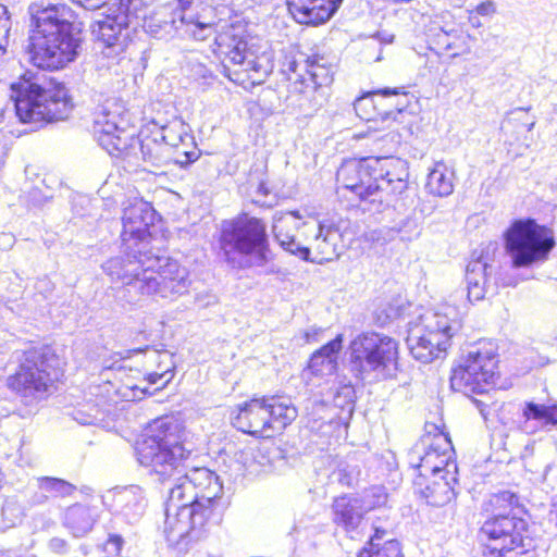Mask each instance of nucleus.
Listing matches in <instances>:
<instances>
[{"label":"nucleus","mask_w":557,"mask_h":557,"mask_svg":"<svg viewBox=\"0 0 557 557\" xmlns=\"http://www.w3.org/2000/svg\"><path fill=\"white\" fill-rule=\"evenodd\" d=\"M377 92L382 95V98H395L389 103V106L394 109L385 110V112H392L391 119L393 121H396L397 116L400 115L410 103V97L409 94L405 90V87H385L377 89Z\"/></svg>","instance_id":"39"},{"label":"nucleus","mask_w":557,"mask_h":557,"mask_svg":"<svg viewBox=\"0 0 557 557\" xmlns=\"http://www.w3.org/2000/svg\"><path fill=\"white\" fill-rule=\"evenodd\" d=\"M333 395V403L335 407L344 409L352 405L356 398V392L350 383H338V385L331 388Z\"/></svg>","instance_id":"41"},{"label":"nucleus","mask_w":557,"mask_h":557,"mask_svg":"<svg viewBox=\"0 0 557 557\" xmlns=\"http://www.w3.org/2000/svg\"><path fill=\"white\" fill-rule=\"evenodd\" d=\"M99 515L97 504H75L66 509L64 525L74 536H84L92 530Z\"/></svg>","instance_id":"29"},{"label":"nucleus","mask_w":557,"mask_h":557,"mask_svg":"<svg viewBox=\"0 0 557 557\" xmlns=\"http://www.w3.org/2000/svg\"><path fill=\"white\" fill-rule=\"evenodd\" d=\"M304 216L299 211H276L273 215L272 232L278 245L301 260L309 261L310 248L301 246L295 240V231L300 224L297 222Z\"/></svg>","instance_id":"26"},{"label":"nucleus","mask_w":557,"mask_h":557,"mask_svg":"<svg viewBox=\"0 0 557 557\" xmlns=\"http://www.w3.org/2000/svg\"><path fill=\"white\" fill-rule=\"evenodd\" d=\"M79 422H81V423H83V424H88V423H90V421H88V420H82V421H79Z\"/></svg>","instance_id":"59"},{"label":"nucleus","mask_w":557,"mask_h":557,"mask_svg":"<svg viewBox=\"0 0 557 557\" xmlns=\"http://www.w3.org/2000/svg\"><path fill=\"white\" fill-rule=\"evenodd\" d=\"M469 38L470 36L466 35L459 28H440V30L433 35L432 42L441 50L447 52L451 51V58H457L470 53L471 47L468 42Z\"/></svg>","instance_id":"34"},{"label":"nucleus","mask_w":557,"mask_h":557,"mask_svg":"<svg viewBox=\"0 0 557 557\" xmlns=\"http://www.w3.org/2000/svg\"><path fill=\"white\" fill-rule=\"evenodd\" d=\"M158 263L151 269L150 275L139 284L144 297L173 299L187 293L190 281L186 268L166 256L156 253Z\"/></svg>","instance_id":"15"},{"label":"nucleus","mask_w":557,"mask_h":557,"mask_svg":"<svg viewBox=\"0 0 557 557\" xmlns=\"http://www.w3.org/2000/svg\"><path fill=\"white\" fill-rule=\"evenodd\" d=\"M434 484L440 485L441 483H440V481H434Z\"/></svg>","instance_id":"61"},{"label":"nucleus","mask_w":557,"mask_h":557,"mask_svg":"<svg viewBox=\"0 0 557 557\" xmlns=\"http://www.w3.org/2000/svg\"><path fill=\"white\" fill-rule=\"evenodd\" d=\"M338 0H287L289 12L300 24L319 25L329 21L337 11Z\"/></svg>","instance_id":"27"},{"label":"nucleus","mask_w":557,"mask_h":557,"mask_svg":"<svg viewBox=\"0 0 557 557\" xmlns=\"http://www.w3.org/2000/svg\"><path fill=\"white\" fill-rule=\"evenodd\" d=\"M385 531L375 530V534L370 539L369 548H364L358 554V557H400V547L397 541H386L383 546L379 547L377 540Z\"/></svg>","instance_id":"37"},{"label":"nucleus","mask_w":557,"mask_h":557,"mask_svg":"<svg viewBox=\"0 0 557 557\" xmlns=\"http://www.w3.org/2000/svg\"><path fill=\"white\" fill-rule=\"evenodd\" d=\"M374 97H382V95L374 90L359 97L354 102V110L357 116L370 123L369 129L376 132L385 129V127H379L377 124L379 122L384 124L391 120L392 112L380 111Z\"/></svg>","instance_id":"32"},{"label":"nucleus","mask_w":557,"mask_h":557,"mask_svg":"<svg viewBox=\"0 0 557 557\" xmlns=\"http://www.w3.org/2000/svg\"><path fill=\"white\" fill-rule=\"evenodd\" d=\"M425 188L434 196H449L454 190V173L443 162L436 163L428 175Z\"/></svg>","instance_id":"36"},{"label":"nucleus","mask_w":557,"mask_h":557,"mask_svg":"<svg viewBox=\"0 0 557 557\" xmlns=\"http://www.w3.org/2000/svg\"><path fill=\"white\" fill-rule=\"evenodd\" d=\"M156 211L152 206L139 198L125 202L122 215V242L139 245V248L150 247L149 227L153 225Z\"/></svg>","instance_id":"19"},{"label":"nucleus","mask_w":557,"mask_h":557,"mask_svg":"<svg viewBox=\"0 0 557 557\" xmlns=\"http://www.w3.org/2000/svg\"><path fill=\"white\" fill-rule=\"evenodd\" d=\"M505 245L515 268H527L548 258L554 234L534 220H516L505 232Z\"/></svg>","instance_id":"10"},{"label":"nucleus","mask_w":557,"mask_h":557,"mask_svg":"<svg viewBox=\"0 0 557 557\" xmlns=\"http://www.w3.org/2000/svg\"><path fill=\"white\" fill-rule=\"evenodd\" d=\"M417 494L426 504L434 507L443 506L456 496L455 490H419Z\"/></svg>","instance_id":"42"},{"label":"nucleus","mask_w":557,"mask_h":557,"mask_svg":"<svg viewBox=\"0 0 557 557\" xmlns=\"http://www.w3.org/2000/svg\"><path fill=\"white\" fill-rule=\"evenodd\" d=\"M154 132L162 144L169 147L170 153L173 149L175 150L176 157L174 162L180 166L185 168L198 160L200 152L195 146L191 150L180 151L181 146L194 145V137L189 133V126L182 120H173L166 125L157 127Z\"/></svg>","instance_id":"23"},{"label":"nucleus","mask_w":557,"mask_h":557,"mask_svg":"<svg viewBox=\"0 0 557 557\" xmlns=\"http://www.w3.org/2000/svg\"><path fill=\"white\" fill-rule=\"evenodd\" d=\"M469 20H470V23H471V25H472L473 27H480V26H482V24H481V22H480V20H479V17H478V16H470V18H469Z\"/></svg>","instance_id":"54"},{"label":"nucleus","mask_w":557,"mask_h":557,"mask_svg":"<svg viewBox=\"0 0 557 557\" xmlns=\"http://www.w3.org/2000/svg\"><path fill=\"white\" fill-rule=\"evenodd\" d=\"M11 99L15 113L22 123L30 124L33 129L47 123L65 120L73 104L62 84H49L46 87L37 78L25 74L11 85Z\"/></svg>","instance_id":"3"},{"label":"nucleus","mask_w":557,"mask_h":557,"mask_svg":"<svg viewBox=\"0 0 557 557\" xmlns=\"http://www.w3.org/2000/svg\"><path fill=\"white\" fill-rule=\"evenodd\" d=\"M86 10H97L107 3L108 0H72Z\"/></svg>","instance_id":"51"},{"label":"nucleus","mask_w":557,"mask_h":557,"mask_svg":"<svg viewBox=\"0 0 557 557\" xmlns=\"http://www.w3.org/2000/svg\"><path fill=\"white\" fill-rule=\"evenodd\" d=\"M185 481L177 483L174 487H184L186 483L193 484L194 487H211L218 485L223 487L220 476L208 468H194L185 474Z\"/></svg>","instance_id":"38"},{"label":"nucleus","mask_w":557,"mask_h":557,"mask_svg":"<svg viewBox=\"0 0 557 557\" xmlns=\"http://www.w3.org/2000/svg\"><path fill=\"white\" fill-rule=\"evenodd\" d=\"M336 177L345 189L356 194L360 200L375 201L372 197L377 195V186L373 185L370 158L346 161L338 169Z\"/></svg>","instance_id":"22"},{"label":"nucleus","mask_w":557,"mask_h":557,"mask_svg":"<svg viewBox=\"0 0 557 557\" xmlns=\"http://www.w3.org/2000/svg\"><path fill=\"white\" fill-rule=\"evenodd\" d=\"M373 490H362L343 494L333 503L334 522L344 528L354 539V533H359L364 515L386 502L383 493H370Z\"/></svg>","instance_id":"17"},{"label":"nucleus","mask_w":557,"mask_h":557,"mask_svg":"<svg viewBox=\"0 0 557 557\" xmlns=\"http://www.w3.org/2000/svg\"><path fill=\"white\" fill-rule=\"evenodd\" d=\"M159 357L163 359L161 362H163L164 360H168L169 367H166L160 373L152 372L147 375V381L150 385H154V384H158L159 382H162L161 386L158 387L157 389L164 388L174 376V374H173L174 363L172 362V356L169 355L168 352H163V354H160Z\"/></svg>","instance_id":"43"},{"label":"nucleus","mask_w":557,"mask_h":557,"mask_svg":"<svg viewBox=\"0 0 557 557\" xmlns=\"http://www.w3.org/2000/svg\"><path fill=\"white\" fill-rule=\"evenodd\" d=\"M37 481H38V484L40 487H52L55 484H60L61 487H69V488L75 487L73 484H71L64 480L51 478V476H42V478L37 479Z\"/></svg>","instance_id":"49"},{"label":"nucleus","mask_w":557,"mask_h":557,"mask_svg":"<svg viewBox=\"0 0 557 557\" xmlns=\"http://www.w3.org/2000/svg\"><path fill=\"white\" fill-rule=\"evenodd\" d=\"M183 429L172 417L156 419L137 442L136 455L139 463L165 478L176 465L190 453L183 444Z\"/></svg>","instance_id":"4"},{"label":"nucleus","mask_w":557,"mask_h":557,"mask_svg":"<svg viewBox=\"0 0 557 557\" xmlns=\"http://www.w3.org/2000/svg\"><path fill=\"white\" fill-rule=\"evenodd\" d=\"M194 557H223L221 554L198 550Z\"/></svg>","instance_id":"53"},{"label":"nucleus","mask_w":557,"mask_h":557,"mask_svg":"<svg viewBox=\"0 0 557 557\" xmlns=\"http://www.w3.org/2000/svg\"><path fill=\"white\" fill-rule=\"evenodd\" d=\"M158 263L151 247L139 248L137 244L122 242L120 255L106 260L102 271L114 283H121L129 295V301L144 298L139 284L150 275L151 269Z\"/></svg>","instance_id":"11"},{"label":"nucleus","mask_w":557,"mask_h":557,"mask_svg":"<svg viewBox=\"0 0 557 557\" xmlns=\"http://www.w3.org/2000/svg\"><path fill=\"white\" fill-rule=\"evenodd\" d=\"M302 226L311 234L315 250V257L312 262L323 263L337 259L342 250V234L339 227L332 219L304 222Z\"/></svg>","instance_id":"20"},{"label":"nucleus","mask_w":557,"mask_h":557,"mask_svg":"<svg viewBox=\"0 0 557 557\" xmlns=\"http://www.w3.org/2000/svg\"><path fill=\"white\" fill-rule=\"evenodd\" d=\"M271 433L284 430L298 416L292 399L285 396H265Z\"/></svg>","instance_id":"31"},{"label":"nucleus","mask_w":557,"mask_h":557,"mask_svg":"<svg viewBox=\"0 0 557 557\" xmlns=\"http://www.w3.org/2000/svg\"><path fill=\"white\" fill-rule=\"evenodd\" d=\"M219 248L220 257L234 269L263 267L270 259L267 225L246 214L223 221Z\"/></svg>","instance_id":"2"},{"label":"nucleus","mask_w":557,"mask_h":557,"mask_svg":"<svg viewBox=\"0 0 557 557\" xmlns=\"http://www.w3.org/2000/svg\"><path fill=\"white\" fill-rule=\"evenodd\" d=\"M33 30L26 51L38 69L57 71L74 62L82 45V29L73 10L64 3L30 7Z\"/></svg>","instance_id":"1"},{"label":"nucleus","mask_w":557,"mask_h":557,"mask_svg":"<svg viewBox=\"0 0 557 557\" xmlns=\"http://www.w3.org/2000/svg\"><path fill=\"white\" fill-rule=\"evenodd\" d=\"M554 416H556V419H552V424H557V408L554 407Z\"/></svg>","instance_id":"58"},{"label":"nucleus","mask_w":557,"mask_h":557,"mask_svg":"<svg viewBox=\"0 0 557 557\" xmlns=\"http://www.w3.org/2000/svg\"><path fill=\"white\" fill-rule=\"evenodd\" d=\"M59 358L48 347L24 351L16 373L9 377L8 385L24 398L41 399L50 395L59 380Z\"/></svg>","instance_id":"7"},{"label":"nucleus","mask_w":557,"mask_h":557,"mask_svg":"<svg viewBox=\"0 0 557 557\" xmlns=\"http://www.w3.org/2000/svg\"><path fill=\"white\" fill-rule=\"evenodd\" d=\"M370 163L373 185L377 186V194L386 191L401 195L407 189L409 172L405 160L393 157L370 158Z\"/></svg>","instance_id":"21"},{"label":"nucleus","mask_w":557,"mask_h":557,"mask_svg":"<svg viewBox=\"0 0 557 557\" xmlns=\"http://www.w3.org/2000/svg\"><path fill=\"white\" fill-rule=\"evenodd\" d=\"M141 0H119L110 13L90 24L94 40L108 57L120 55L128 46L131 28L136 27L140 17Z\"/></svg>","instance_id":"9"},{"label":"nucleus","mask_w":557,"mask_h":557,"mask_svg":"<svg viewBox=\"0 0 557 557\" xmlns=\"http://www.w3.org/2000/svg\"><path fill=\"white\" fill-rule=\"evenodd\" d=\"M125 113L124 106L114 98L104 100L94 113V136L111 156L121 151L119 147L129 138L131 132L126 128Z\"/></svg>","instance_id":"16"},{"label":"nucleus","mask_w":557,"mask_h":557,"mask_svg":"<svg viewBox=\"0 0 557 557\" xmlns=\"http://www.w3.org/2000/svg\"><path fill=\"white\" fill-rule=\"evenodd\" d=\"M349 366L355 377L367 382H380L396 374L398 343L391 336L364 332L349 344Z\"/></svg>","instance_id":"5"},{"label":"nucleus","mask_w":557,"mask_h":557,"mask_svg":"<svg viewBox=\"0 0 557 557\" xmlns=\"http://www.w3.org/2000/svg\"><path fill=\"white\" fill-rule=\"evenodd\" d=\"M49 547L55 553H64L66 549V542L59 537H53L49 542Z\"/></svg>","instance_id":"52"},{"label":"nucleus","mask_w":557,"mask_h":557,"mask_svg":"<svg viewBox=\"0 0 557 557\" xmlns=\"http://www.w3.org/2000/svg\"><path fill=\"white\" fill-rule=\"evenodd\" d=\"M433 444L426 445L425 441L417 443L409 453L410 463L424 472H431L434 476L441 475L444 485L451 487L457 483L455 471L456 465L447 463V459L440 455L437 449L432 448Z\"/></svg>","instance_id":"25"},{"label":"nucleus","mask_w":557,"mask_h":557,"mask_svg":"<svg viewBox=\"0 0 557 557\" xmlns=\"http://www.w3.org/2000/svg\"><path fill=\"white\" fill-rule=\"evenodd\" d=\"M119 148L121 151H116L113 157L123 158L133 165H139V162L143 161L160 166L172 159L169 147L162 144L154 131L151 133L140 131L137 136L131 133L128 140H125L124 145L122 144Z\"/></svg>","instance_id":"18"},{"label":"nucleus","mask_w":557,"mask_h":557,"mask_svg":"<svg viewBox=\"0 0 557 557\" xmlns=\"http://www.w3.org/2000/svg\"><path fill=\"white\" fill-rule=\"evenodd\" d=\"M342 346L343 335L338 334L334 339L313 352L309 361L310 371L319 376L334 373Z\"/></svg>","instance_id":"30"},{"label":"nucleus","mask_w":557,"mask_h":557,"mask_svg":"<svg viewBox=\"0 0 557 557\" xmlns=\"http://www.w3.org/2000/svg\"><path fill=\"white\" fill-rule=\"evenodd\" d=\"M315 335H318V330L317 329H312V332L311 331H307L306 332V338L307 341L309 342L312 337H314Z\"/></svg>","instance_id":"55"},{"label":"nucleus","mask_w":557,"mask_h":557,"mask_svg":"<svg viewBox=\"0 0 557 557\" xmlns=\"http://www.w3.org/2000/svg\"><path fill=\"white\" fill-rule=\"evenodd\" d=\"M174 3L175 8L165 7L145 22L144 26L156 37L178 35L206 40L215 33L214 24L205 21L190 4L185 5L176 0Z\"/></svg>","instance_id":"12"},{"label":"nucleus","mask_w":557,"mask_h":557,"mask_svg":"<svg viewBox=\"0 0 557 557\" xmlns=\"http://www.w3.org/2000/svg\"><path fill=\"white\" fill-rule=\"evenodd\" d=\"M24 516L23 508L13 499L5 500L2 507V525L1 530L4 531L9 528L15 527L22 521Z\"/></svg>","instance_id":"40"},{"label":"nucleus","mask_w":557,"mask_h":557,"mask_svg":"<svg viewBox=\"0 0 557 557\" xmlns=\"http://www.w3.org/2000/svg\"><path fill=\"white\" fill-rule=\"evenodd\" d=\"M338 2H341V3H342V0H338Z\"/></svg>","instance_id":"62"},{"label":"nucleus","mask_w":557,"mask_h":557,"mask_svg":"<svg viewBox=\"0 0 557 557\" xmlns=\"http://www.w3.org/2000/svg\"><path fill=\"white\" fill-rule=\"evenodd\" d=\"M206 72H207V69L205 66H202V65H199L198 73L205 77L206 76Z\"/></svg>","instance_id":"56"},{"label":"nucleus","mask_w":557,"mask_h":557,"mask_svg":"<svg viewBox=\"0 0 557 557\" xmlns=\"http://www.w3.org/2000/svg\"><path fill=\"white\" fill-rule=\"evenodd\" d=\"M10 29L11 21L8 16V10L5 7L0 5V55L4 53L8 46Z\"/></svg>","instance_id":"45"},{"label":"nucleus","mask_w":557,"mask_h":557,"mask_svg":"<svg viewBox=\"0 0 557 557\" xmlns=\"http://www.w3.org/2000/svg\"><path fill=\"white\" fill-rule=\"evenodd\" d=\"M306 75L302 83L307 86L308 82L312 84L313 89L326 86L333 81V62L322 54L309 55L306 59Z\"/></svg>","instance_id":"33"},{"label":"nucleus","mask_w":557,"mask_h":557,"mask_svg":"<svg viewBox=\"0 0 557 557\" xmlns=\"http://www.w3.org/2000/svg\"><path fill=\"white\" fill-rule=\"evenodd\" d=\"M170 505L166 508L164 535L170 546L178 553H187L196 543L205 537L202 519L197 520L198 507L203 505L196 500L194 505L174 504L183 497V490H170Z\"/></svg>","instance_id":"13"},{"label":"nucleus","mask_w":557,"mask_h":557,"mask_svg":"<svg viewBox=\"0 0 557 557\" xmlns=\"http://www.w3.org/2000/svg\"><path fill=\"white\" fill-rule=\"evenodd\" d=\"M523 421L520 423V429L528 434L534 433L540 424H552L554 416V407L539 405L533 401L525 403L522 410Z\"/></svg>","instance_id":"35"},{"label":"nucleus","mask_w":557,"mask_h":557,"mask_svg":"<svg viewBox=\"0 0 557 557\" xmlns=\"http://www.w3.org/2000/svg\"><path fill=\"white\" fill-rule=\"evenodd\" d=\"M123 544H124V540L122 539L121 535H116V534L110 535L108 541L104 544V550L110 555L120 557Z\"/></svg>","instance_id":"47"},{"label":"nucleus","mask_w":557,"mask_h":557,"mask_svg":"<svg viewBox=\"0 0 557 557\" xmlns=\"http://www.w3.org/2000/svg\"><path fill=\"white\" fill-rule=\"evenodd\" d=\"M533 126H534V122H532V123L528 126V129L530 131Z\"/></svg>","instance_id":"60"},{"label":"nucleus","mask_w":557,"mask_h":557,"mask_svg":"<svg viewBox=\"0 0 557 557\" xmlns=\"http://www.w3.org/2000/svg\"><path fill=\"white\" fill-rule=\"evenodd\" d=\"M221 496L216 494L212 495V496H198V495H195L191 503H189L188 505H194L196 504V500H201L203 505L199 506L198 507V512H197V520L199 521L200 517L201 519L203 520V512L202 510L205 509H209V508H213L218 502L220 500Z\"/></svg>","instance_id":"46"},{"label":"nucleus","mask_w":557,"mask_h":557,"mask_svg":"<svg viewBox=\"0 0 557 557\" xmlns=\"http://www.w3.org/2000/svg\"><path fill=\"white\" fill-rule=\"evenodd\" d=\"M259 191L262 193L263 195H267L268 194V190L264 186V184H260L259 185Z\"/></svg>","instance_id":"57"},{"label":"nucleus","mask_w":557,"mask_h":557,"mask_svg":"<svg viewBox=\"0 0 557 557\" xmlns=\"http://www.w3.org/2000/svg\"><path fill=\"white\" fill-rule=\"evenodd\" d=\"M475 12L481 16H492L496 13V4L492 0H486L475 8Z\"/></svg>","instance_id":"50"},{"label":"nucleus","mask_w":557,"mask_h":557,"mask_svg":"<svg viewBox=\"0 0 557 557\" xmlns=\"http://www.w3.org/2000/svg\"><path fill=\"white\" fill-rule=\"evenodd\" d=\"M493 265L488 258L480 253L479 257L469 261L466 268V282L469 301H479L484 299L485 295L495 288L491 285V275Z\"/></svg>","instance_id":"28"},{"label":"nucleus","mask_w":557,"mask_h":557,"mask_svg":"<svg viewBox=\"0 0 557 557\" xmlns=\"http://www.w3.org/2000/svg\"><path fill=\"white\" fill-rule=\"evenodd\" d=\"M379 140L385 143L386 150L392 152L400 145L401 136L396 129H391L381 136Z\"/></svg>","instance_id":"48"},{"label":"nucleus","mask_w":557,"mask_h":557,"mask_svg":"<svg viewBox=\"0 0 557 557\" xmlns=\"http://www.w3.org/2000/svg\"><path fill=\"white\" fill-rule=\"evenodd\" d=\"M238 29L227 26L214 39L219 52L223 55L225 75L234 83L261 84L273 71L272 53L263 51L257 54L248 48L247 41Z\"/></svg>","instance_id":"6"},{"label":"nucleus","mask_w":557,"mask_h":557,"mask_svg":"<svg viewBox=\"0 0 557 557\" xmlns=\"http://www.w3.org/2000/svg\"><path fill=\"white\" fill-rule=\"evenodd\" d=\"M461 323L447 312L428 311L420 317V324L410 330L407 345L416 360L430 363L442 358Z\"/></svg>","instance_id":"8"},{"label":"nucleus","mask_w":557,"mask_h":557,"mask_svg":"<svg viewBox=\"0 0 557 557\" xmlns=\"http://www.w3.org/2000/svg\"><path fill=\"white\" fill-rule=\"evenodd\" d=\"M497 362L494 345L480 343L469 351L465 364L453 370L451 388L463 394L485 393L496 374Z\"/></svg>","instance_id":"14"},{"label":"nucleus","mask_w":557,"mask_h":557,"mask_svg":"<svg viewBox=\"0 0 557 557\" xmlns=\"http://www.w3.org/2000/svg\"><path fill=\"white\" fill-rule=\"evenodd\" d=\"M329 484L331 485H342V486H352L356 484V476L351 471H348L346 468H338L332 471L329 475Z\"/></svg>","instance_id":"44"},{"label":"nucleus","mask_w":557,"mask_h":557,"mask_svg":"<svg viewBox=\"0 0 557 557\" xmlns=\"http://www.w3.org/2000/svg\"><path fill=\"white\" fill-rule=\"evenodd\" d=\"M268 410L265 396L251 398L238 407L233 425L244 433L269 437L272 434Z\"/></svg>","instance_id":"24"}]
</instances>
